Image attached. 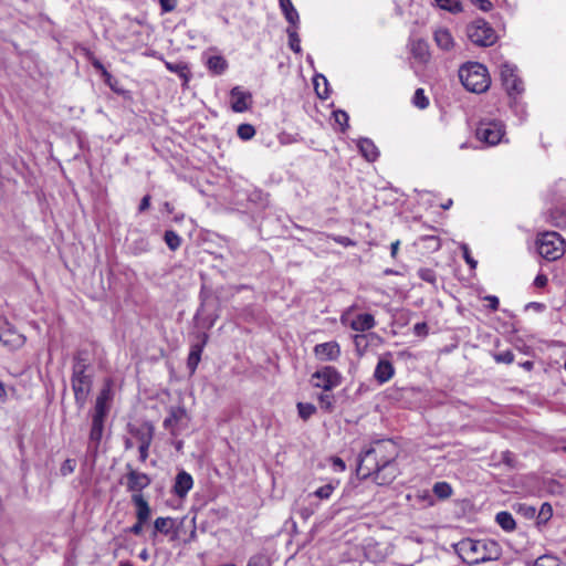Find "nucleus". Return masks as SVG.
<instances>
[{
	"instance_id": "obj_7",
	"label": "nucleus",
	"mask_w": 566,
	"mask_h": 566,
	"mask_svg": "<svg viewBox=\"0 0 566 566\" xmlns=\"http://www.w3.org/2000/svg\"><path fill=\"white\" fill-rule=\"evenodd\" d=\"M340 373L333 366H323L318 368L311 377L313 387L331 391L342 382Z\"/></svg>"
},
{
	"instance_id": "obj_5",
	"label": "nucleus",
	"mask_w": 566,
	"mask_h": 566,
	"mask_svg": "<svg viewBox=\"0 0 566 566\" xmlns=\"http://www.w3.org/2000/svg\"><path fill=\"white\" fill-rule=\"evenodd\" d=\"M505 134L502 122L491 118H482L475 130L476 138L486 145H497Z\"/></svg>"
},
{
	"instance_id": "obj_26",
	"label": "nucleus",
	"mask_w": 566,
	"mask_h": 566,
	"mask_svg": "<svg viewBox=\"0 0 566 566\" xmlns=\"http://www.w3.org/2000/svg\"><path fill=\"white\" fill-rule=\"evenodd\" d=\"M398 470L396 467V463L389 464L387 467H384L379 470H377L376 475L374 476V481L378 485H387L390 484L397 476Z\"/></svg>"
},
{
	"instance_id": "obj_49",
	"label": "nucleus",
	"mask_w": 566,
	"mask_h": 566,
	"mask_svg": "<svg viewBox=\"0 0 566 566\" xmlns=\"http://www.w3.org/2000/svg\"><path fill=\"white\" fill-rule=\"evenodd\" d=\"M247 566H270V559L265 554H256L250 557Z\"/></svg>"
},
{
	"instance_id": "obj_45",
	"label": "nucleus",
	"mask_w": 566,
	"mask_h": 566,
	"mask_svg": "<svg viewBox=\"0 0 566 566\" xmlns=\"http://www.w3.org/2000/svg\"><path fill=\"white\" fill-rule=\"evenodd\" d=\"M418 276L422 281L428 282V283H430L432 285H434L436 282H437L436 272L432 269H429V268H420L418 270Z\"/></svg>"
},
{
	"instance_id": "obj_6",
	"label": "nucleus",
	"mask_w": 566,
	"mask_h": 566,
	"mask_svg": "<svg viewBox=\"0 0 566 566\" xmlns=\"http://www.w3.org/2000/svg\"><path fill=\"white\" fill-rule=\"evenodd\" d=\"M467 33L471 42L479 46H491L497 40L493 28L483 19H478L468 25Z\"/></svg>"
},
{
	"instance_id": "obj_21",
	"label": "nucleus",
	"mask_w": 566,
	"mask_h": 566,
	"mask_svg": "<svg viewBox=\"0 0 566 566\" xmlns=\"http://www.w3.org/2000/svg\"><path fill=\"white\" fill-rule=\"evenodd\" d=\"M93 373L87 353L78 350L73 357L72 375Z\"/></svg>"
},
{
	"instance_id": "obj_56",
	"label": "nucleus",
	"mask_w": 566,
	"mask_h": 566,
	"mask_svg": "<svg viewBox=\"0 0 566 566\" xmlns=\"http://www.w3.org/2000/svg\"><path fill=\"white\" fill-rule=\"evenodd\" d=\"M413 333L417 336L424 337L428 334V325L424 322L417 323L413 326Z\"/></svg>"
},
{
	"instance_id": "obj_57",
	"label": "nucleus",
	"mask_w": 566,
	"mask_h": 566,
	"mask_svg": "<svg viewBox=\"0 0 566 566\" xmlns=\"http://www.w3.org/2000/svg\"><path fill=\"white\" fill-rule=\"evenodd\" d=\"M161 11L167 13L171 12L176 8V0H159Z\"/></svg>"
},
{
	"instance_id": "obj_17",
	"label": "nucleus",
	"mask_w": 566,
	"mask_h": 566,
	"mask_svg": "<svg viewBox=\"0 0 566 566\" xmlns=\"http://www.w3.org/2000/svg\"><path fill=\"white\" fill-rule=\"evenodd\" d=\"M231 108L235 113H243L249 109L252 95L243 91L240 86H235L230 92Z\"/></svg>"
},
{
	"instance_id": "obj_16",
	"label": "nucleus",
	"mask_w": 566,
	"mask_h": 566,
	"mask_svg": "<svg viewBox=\"0 0 566 566\" xmlns=\"http://www.w3.org/2000/svg\"><path fill=\"white\" fill-rule=\"evenodd\" d=\"M208 342V335L201 333L198 335V340L190 346V352L187 359V367L190 374H193L200 363L201 354Z\"/></svg>"
},
{
	"instance_id": "obj_31",
	"label": "nucleus",
	"mask_w": 566,
	"mask_h": 566,
	"mask_svg": "<svg viewBox=\"0 0 566 566\" xmlns=\"http://www.w3.org/2000/svg\"><path fill=\"white\" fill-rule=\"evenodd\" d=\"M174 526V520L171 517H157L154 522V536L157 533L168 535Z\"/></svg>"
},
{
	"instance_id": "obj_23",
	"label": "nucleus",
	"mask_w": 566,
	"mask_h": 566,
	"mask_svg": "<svg viewBox=\"0 0 566 566\" xmlns=\"http://www.w3.org/2000/svg\"><path fill=\"white\" fill-rule=\"evenodd\" d=\"M0 342L10 349H18L24 345L25 337L9 327L0 335Z\"/></svg>"
},
{
	"instance_id": "obj_14",
	"label": "nucleus",
	"mask_w": 566,
	"mask_h": 566,
	"mask_svg": "<svg viewBox=\"0 0 566 566\" xmlns=\"http://www.w3.org/2000/svg\"><path fill=\"white\" fill-rule=\"evenodd\" d=\"M113 400V382L111 379H106L103 388L98 392L95 401V406L92 410L93 413L107 416L111 410Z\"/></svg>"
},
{
	"instance_id": "obj_42",
	"label": "nucleus",
	"mask_w": 566,
	"mask_h": 566,
	"mask_svg": "<svg viewBox=\"0 0 566 566\" xmlns=\"http://www.w3.org/2000/svg\"><path fill=\"white\" fill-rule=\"evenodd\" d=\"M412 104L420 108V109H424L428 107L429 105V99L428 97L424 95V91L422 88H417L415 94H413V97H412Z\"/></svg>"
},
{
	"instance_id": "obj_39",
	"label": "nucleus",
	"mask_w": 566,
	"mask_h": 566,
	"mask_svg": "<svg viewBox=\"0 0 566 566\" xmlns=\"http://www.w3.org/2000/svg\"><path fill=\"white\" fill-rule=\"evenodd\" d=\"M433 493L439 499H447L452 494V488L447 482H437L433 485Z\"/></svg>"
},
{
	"instance_id": "obj_27",
	"label": "nucleus",
	"mask_w": 566,
	"mask_h": 566,
	"mask_svg": "<svg viewBox=\"0 0 566 566\" xmlns=\"http://www.w3.org/2000/svg\"><path fill=\"white\" fill-rule=\"evenodd\" d=\"M206 65L214 75L223 74L229 66L228 61L222 55L209 56L206 61Z\"/></svg>"
},
{
	"instance_id": "obj_4",
	"label": "nucleus",
	"mask_w": 566,
	"mask_h": 566,
	"mask_svg": "<svg viewBox=\"0 0 566 566\" xmlns=\"http://www.w3.org/2000/svg\"><path fill=\"white\" fill-rule=\"evenodd\" d=\"M517 72V66L509 62H504L500 66L502 85L511 101H516V97H521L525 90L524 82Z\"/></svg>"
},
{
	"instance_id": "obj_8",
	"label": "nucleus",
	"mask_w": 566,
	"mask_h": 566,
	"mask_svg": "<svg viewBox=\"0 0 566 566\" xmlns=\"http://www.w3.org/2000/svg\"><path fill=\"white\" fill-rule=\"evenodd\" d=\"M71 385L74 392L75 402L83 408L87 401V397L92 390L93 373L72 375Z\"/></svg>"
},
{
	"instance_id": "obj_34",
	"label": "nucleus",
	"mask_w": 566,
	"mask_h": 566,
	"mask_svg": "<svg viewBox=\"0 0 566 566\" xmlns=\"http://www.w3.org/2000/svg\"><path fill=\"white\" fill-rule=\"evenodd\" d=\"M370 336H374V334H356L354 336V345L358 355L361 356L367 350L369 346L368 338Z\"/></svg>"
},
{
	"instance_id": "obj_11",
	"label": "nucleus",
	"mask_w": 566,
	"mask_h": 566,
	"mask_svg": "<svg viewBox=\"0 0 566 566\" xmlns=\"http://www.w3.org/2000/svg\"><path fill=\"white\" fill-rule=\"evenodd\" d=\"M91 418L92 424L90 430L87 450L88 452L96 454L103 438L104 424L107 416L92 412Z\"/></svg>"
},
{
	"instance_id": "obj_15",
	"label": "nucleus",
	"mask_w": 566,
	"mask_h": 566,
	"mask_svg": "<svg viewBox=\"0 0 566 566\" xmlns=\"http://www.w3.org/2000/svg\"><path fill=\"white\" fill-rule=\"evenodd\" d=\"M313 353L321 361H335L340 356V346L336 340L321 343L314 346Z\"/></svg>"
},
{
	"instance_id": "obj_10",
	"label": "nucleus",
	"mask_w": 566,
	"mask_h": 566,
	"mask_svg": "<svg viewBox=\"0 0 566 566\" xmlns=\"http://www.w3.org/2000/svg\"><path fill=\"white\" fill-rule=\"evenodd\" d=\"M126 469L127 473L125 475V485L127 491L132 492V495L142 494V491L148 488L151 483L149 475L133 469L130 464H126Z\"/></svg>"
},
{
	"instance_id": "obj_54",
	"label": "nucleus",
	"mask_w": 566,
	"mask_h": 566,
	"mask_svg": "<svg viewBox=\"0 0 566 566\" xmlns=\"http://www.w3.org/2000/svg\"><path fill=\"white\" fill-rule=\"evenodd\" d=\"M412 51H413L415 56L424 59V56L427 54L426 43L422 41H418L417 44L413 45Z\"/></svg>"
},
{
	"instance_id": "obj_25",
	"label": "nucleus",
	"mask_w": 566,
	"mask_h": 566,
	"mask_svg": "<svg viewBox=\"0 0 566 566\" xmlns=\"http://www.w3.org/2000/svg\"><path fill=\"white\" fill-rule=\"evenodd\" d=\"M357 147L361 156L367 161H375L379 157V151L374 142L369 138H360L357 143Z\"/></svg>"
},
{
	"instance_id": "obj_40",
	"label": "nucleus",
	"mask_w": 566,
	"mask_h": 566,
	"mask_svg": "<svg viewBox=\"0 0 566 566\" xmlns=\"http://www.w3.org/2000/svg\"><path fill=\"white\" fill-rule=\"evenodd\" d=\"M151 433L147 434V436H143L140 438V444H139V448H138V451H139V460L142 462H145L148 458V450H149V447H150V443H151Z\"/></svg>"
},
{
	"instance_id": "obj_19",
	"label": "nucleus",
	"mask_w": 566,
	"mask_h": 566,
	"mask_svg": "<svg viewBox=\"0 0 566 566\" xmlns=\"http://www.w3.org/2000/svg\"><path fill=\"white\" fill-rule=\"evenodd\" d=\"M395 375V368L391 361L380 358L376 365L374 377L380 384L389 381Z\"/></svg>"
},
{
	"instance_id": "obj_13",
	"label": "nucleus",
	"mask_w": 566,
	"mask_h": 566,
	"mask_svg": "<svg viewBox=\"0 0 566 566\" xmlns=\"http://www.w3.org/2000/svg\"><path fill=\"white\" fill-rule=\"evenodd\" d=\"M113 400V382L111 379H106L103 388L98 392L95 401V406L92 410L93 413L107 416L111 410Z\"/></svg>"
},
{
	"instance_id": "obj_30",
	"label": "nucleus",
	"mask_w": 566,
	"mask_h": 566,
	"mask_svg": "<svg viewBox=\"0 0 566 566\" xmlns=\"http://www.w3.org/2000/svg\"><path fill=\"white\" fill-rule=\"evenodd\" d=\"M495 521L505 532H512L516 527V523L513 515L506 511L499 512L495 515Z\"/></svg>"
},
{
	"instance_id": "obj_33",
	"label": "nucleus",
	"mask_w": 566,
	"mask_h": 566,
	"mask_svg": "<svg viewBox=\"0 0 566 566\" xmlns=\"http://www.w3.org/2000/svg\"><path fill=\"white\" fill-rule=\"evenodd\" d=\"M434 2L442 10H447L451 13H458L463 10L462 3L459 0H434Z\"/></svg>"
},
{
	"instance_id": "obj_9",
	"label": "nucleus",
	"mask_w": 566,
	"mask_h": 566,
	"mask_svg": "<svg viewBox=\"0 0 566 566\" xmlns=\"http://www.w3.org/2000/svg\"><path fill=\"white\" fill-rule=\"evenodd\" d=\"M371 452L376 455L380 463V469L389 464L395 463V459L398 455V448L391 440H378L371 446Z\"/></svg>"
},
{
	"instance_id": "obj_55",
	"label": "nucleus",
	"mask_w": 566,
	"mask_h": 566,
	"mask_svg": "<svg viewBox=\"0 0 566 566\" xmlns=\"http://www.w3.org/2000/svg\"><path fill=\"white\" fill-rule=\"evenodd\" d=\"M461 250L463 252V258H464L465 262L472 269H474L476 266V261L471 256L468 244H465V243L461 244Z\"/></svg>"
},
{
	"instance_id": "obj_29",
	"label": "nucleus",
	"mask_w": 566,
	"mask_h": 566,
	"mask_svg": "<svg viewBox=\"0 0 566 566\" xmlns=\"http://www.w3.org/2000/svg\"><path fill=\"white\" fill-rule=\"evenodd\" d=\"M280 8L285 17V19L293 25L296 27L300 22V15L296 9L294 8L291 0H279Z\"/></svg>"
},
{
	"instance_id": "obj_2",
	"label": "nucleus",
	"mask_w": 566,
	"mask_h": 566,
	"mask_svg": "<svg viewBox=\"0 0 566 566\" xmlns=\"http://www.w3.org/2000/svg\"><path fill=\"white\" fill-rule=\"evenodd\" d=\"M459 77L468 91L476 94L484 93L491 85L486 67L478 62H471L461 66Z\"/></svg>"
},
{
	"instance_id": "obj_24",
	"label": "nucleus",
	"mask_w": 566,
	"mask_h": 566,
	"mask_svg": "<svg viewBox=\"0 0 566 566\" xmlns=\"http://www.w3.org/2000/svg\"><path fill=\"white\" fill-rule=\"evenodd\" d=\"M132 502L136 507V520L147 523L151 511L148 502L144 499L143 494L132 495Z\"/></svg>"
},
{
	"instance_id": "obj_1",
	"label": "nucleus",
	"mask_w": 566,
	"mask_h": 566,
	"mask_svg": "<svg viewBox=\"0 0 566 566\" xmlns=\"http://www.w3.org/2000/svg\"><path fill=\"white\" fill-rule=\"evenodd\" d=\"M455 551L469 565L497 560L502 556L501 545L491 538H463L455 545Z\"/></svg>"
},
{
	"instance_id": "obj_61",
	"label": "nucleus",
	"mask_w": 566,
	"mask_h": 566,
	"mask_svg": "<svg viewBox=\"0 0 566 566\" xmlns=\"http://www.w3.org/2000/svg\"><path fill=\"white\" fill-rule=\"evenodd\" d=\"M332 462H333V468L335 471L342 472L346 469L345 462L338 457H334L332 459Z\"/></svg>"
},
{
	"instance_id": "obj_53",
	"label": "nucleus",
	"mask_w": 566,
	"mask_h": 566,
	"mask_svg": "<svg viewBox=\"0 0 566 566\" xmlns=\"http://www.w3.org/2000/svg\"><path fill=\"white\" fill-rule=\"evenodd\" d=\"M92 65L95 70H97L102 73V76L104 77L105 82L109 84L112 75L104 67L103 63L99 60L94 59V60H92Z\"/></svg>"
},
{
	"instance_id": "obj_58",
	"label": "nucleus",
	"mask_w": 566,
	"mask_h": 566,
	"mask_svg": "<svg viewBox=\"0 0 566 566\" xmlns=\"http://www.w3.org/2000/svg\"><path fill=\"white\" fill-rule=\"evenodd\" d=\"M471 2L485 12L490 11L493 8V4L490 0H471Z\"/></svg>"
},
{
	"instance_id": "obj_36",
	"label": "nucleus",
	"mask_w": 566,
	"mask_h": 566,
	"mask_svg": "<svg viewBox=\"0 0 566 566\" xmlns=\"http://www.w3.org/2000/svg\"><path fill=\"white\" fill-rule=\"evenodd\" d=\"M296 407L300 418L304 421L308 420L316 412V407L310 402H298Z\"/></svg>"
},
{
	"instance_id": "obj_28",
	"label": "nucleus",
	"mask_w": 566,
	"mask_h": 566,
	"mask_svg": "<svg viewBox=\"0 0 566 566\" xmlns=\"http://www.w3.org/2000/svg\"><path fill=\"white\" fill-rule=\"evenodd\" d=\"M433 38L437 45L444 51L451 50L454 45L453 38L448 29L441 28L436 30Z\"/></svg>"
},
{
	"instance_id": "obj_41",
	"label": "nucleus",
	"mask_w": 566,
	"mask_h": 566,
	"mask_svg": "<svg viewBox=\"0 0 566 566\" xmlns=\"http://www.w3.org/2000/svg\"><path fill=\"white\" fill-rule=\"evenodd\" d=\"M166 67L169 71H171V72L178 74L180 77H182L185 80V82H187L189 80V77H188L189 71H188V67L186 64L167 62Z\"/></svg>"
},
{
	"instance_id": "obj_51",
	"label": "nucleus",
	"mask_w": 566,
	"mask_h": 566,
	"mask_svg": "<svg viewBox=\"0 0 566 566\" xmlns=\"http://www.w3.org/2000/svg\"><path fill=\"white\" fill-rule=\"evenodd\" d=\"M75 468H76V461L74 459H66L62 463V465L60 468V472L63 476H66L71 473H73Z\"/></svg>"
},
{
	"instance_id": "obj_12",
	"label": "nucleus",
	"mask_w": 566,
	"mask_h": 566,
	"mask_svg": "<svg viewBox=\"0 0 566 566\" xmlns=\"http://www.w3.org/2000/svg\"><path fill=\"white\" fill-rule=\"evenodd\" d=\"M380 467L381 465L376 455L371 452V447L367 448L359 454L357 473L363 479H367L371 475L375 476Z\"/></svg>"
},
{
	"instance_id": "obj_50",
	"label": "nucleus",
	"mask_w": 566,
	"mask_h": 566,
	"mask_svg": "<svg viewBox=\"0 0 566 566\" xmlns=\"http://www.w3.org/2000/svg\"><path fill=\"white\" fill-rule=\"evenodd\" d=\"M494 359L496 363L502 364H511L514 360V354L511 350H504L501 353L494 354Z\"/></svg>"
},
{
	"instance_id": "obj_35",
	"label": "nucleus",
	"mask_w": 566,
	"mask_h": 566,
	"mask_svg": "<svg viewBox=\"0 0 566 566\" xmlns=\"http://www.w3.org/2000/svg\"><path fill=\"white\" fill-rule=\"evenodd\" d=\"M337 485H338V483L329 482L323 486H319L311 495H314V496L318 497L319 500H328L332 496V494L334 493Z\"/></svg>"
},
{
	"instance_id": "obj_38",
	"label": "nucleus",
	"mask_w": 566,
	"mask_h": 566,
	"mask_svg": "<svg viewBox=\"0 0 566 566\" xmlns=\"http://www.w3.org/2000/svg\"><path fill=\"white\" fill-rule=\"evenodd\" d=\"M296 27L294 28H289L286 30L287 32V35H289V46L290 49L295 52V53H300L302 51L301 49V40H300V36L296 32Z\"/></svg>"
},
{
	"instance_id": "obj_3",
	"label": "nucleus",
	"mask_w": 566,
	"mask_h": 566,
	"mask_svg": "<svg viewBox=\"0 0 566 566\" xmlns=\"http://www.w3.org/2000/svg\"><path fill=\"white\" fill-rule=\"evenodd\" d=\"M537 251L547 261H555L565 253V240L555 231L539 233L536 240Z\"/></svg>"
},
{
	"instance_id": "obj_46",
	"label": "nucleus",
	"mask_w": 566,
	"mask_h": 566,
	"mask_svg": "<svg viewBox=\"0 0 566 566\" xmlns=\"http://www.w3.org/2000/svg\"><path fill=\"white\" fill-rule=\"evenodd\" d=\"M534 566H562V565H560L558 558H556L555 556L543 555L535 560Z\"/></svg>"
},
{
	"instance_id": "obj_18",
	"label": "nucleus",
	"mask_w": 566,
	"mask_h": 566,
	"mask_svg": "<svg viewBox=\"0 0 566 566\" xmlns=\"http://www.w3.org/2000/svg\"><path fill=\"white\" fill-rule=\"evenodd\" d=\"M192 486H193V479L188 472L180 471L176 475L175 484H174V493L178 497H185L188 494V492L192 489Z\"/></svg>"
},
{
	"instance_id": "obj_32",
	"label": "nucleus",
	"mask_w": 566,
	"mask_h": 566,
	"mask_svg": "<svg viewBox=\"0 0 566 566\" xmlns=\"http://www.w3.org/2000/svg\"><path fill=\"white\" fill-rule=\"evenodd\" d=\"M164 240H165V243L167 244V247L171 251L178 250L182 242V239L180 238V235L177 232H175L174 230L165 231Z\"/></svg>"
},
{
	"instance_id": "obj_64",
	"label": "nucleus",
	"mask_w": 566,
	"mask_h": 566,
	"mask_svg": "<svg viewBox=\"0 0 566 566\" xmlns=\"http://www.w3.org/2000/svg\"><path fill=\"white\" fill-rule=\"evenodd\" d=\"M547 276L544 274H538L534 280V285L536 287H544L547 284Z\"/></svg>"
},
{
	"instance_id": "obj_59",
	"label": "nucleus",
	"mask_w": 566,
	"mask_h": 566,
	"mask_svg": "<svg viewBox=\"0 0 566 566\" xmlns=\"http://www.w3.org/2000/svg\"><path fill=\"white\" fill-rule=\"evenodd\" d=\"M520 512L523 513L526 517H534L536 510L534 506L527 505V504H521L520 505Z\"/></svg>"
},
{
	"instance_id": "obj_52",
	"label": "nucleus",
	"mask_w": 566,
	"mask_h": 566,
	"mask_svg": "<svg viewBox=\"0 0 566 566\" xmlns=\"http://www.w3.org/2000/svg\"><path fill=\"white\" fill-rule=\"evenodd\" d=\"M521 97H516V101L511 102V107L514 111L516 115L520 116L521 119H523L526 116V108L525 105L520 101Z\"/></svg>"
},
{
	"instance_id": "obj_43",
	"label": "nucleus",
	"mask_w": 566,
	"mask_h": 566,
	"mask_svg": "<svg viewBox=\"0 0 566 566\" xmlns=\"http://www.w3.org/2000/svg\"><path fill=\"white\" fill-rule=\"evenodd\" d=\"M553 516V507L549 503L545 502L542 504L537 514L538 524L547 523Z\"/></svg>"
},
{
	"instance_id": "obj_48",
	"label": "nucleus",
	"mask_w": 566,
	"mask_h": 566,
	"mask_svg": "<svg viewBox=\"0 0 566 566\" xmlns=\"http://www.w3.org/2000/svg\"><path fill=\"white\" fill-rule=\"evenodd\" d=\"M335 122L340 126V130L345 132L348 128L349 116L345 111H335L333 113Z\"/></svg>"
},
{
	"instance_id": "obj_44",
	"label": "nucleus",
	"mask_w": 566,
	"mask_h": 566,
	"mask_svg": "<svg viewBox=\"0 0 566 566\" xmlns=\"http://www.w3.org/2000/svg\"><path fill=\"white\" fill-rule=\"evenodd\" d=\"M237 134L242 140H249L255 135V129L250 124H240Z\"/></svg>"
},
{
	"instance_id": "obj_22",
	"label": "nucleus",
	"mask_w": 566,
	"mask_h": 566,
	"mask_svg": "<svg viewBox=\"0 0 566 566\" xmlns=\"http://www.w3.org/2000/svg\"><path fill=\"white\" fill-rule=\"evenodd\" d=\"M375 325H376L375 317L369 313H363V314L356 315L349 324L352 329H354L356 332H360V333L370 331L371 328L375 327Z\"/></svg>"
},
{
	"instance_id": "obj_62",
	"label": "nucleus",
	"mask_w": 566,
	"mask_h": 566,
	"mask_svg": "<svg viewBox=\"0 0 566 566\" xmlns=\"http://www.w3.org/2000/svg\"><path fill=\"white\" fill-rule=\"evenodd\" d=\"M150 207V196L146 195L142 198L140 203L138 206V212H144Z\"/></svg>"
},
{
	"instance_id": "obj_37",
	"label": "nucleus",
	"mask_w": 566,
	"mask_h": 566,
	"mask_svg": "<svg viewBox=\"0 0 566 566\" xmlns=\"http://www.w3.org/2000/svg\"><path fill=\"white\" fill-rule=\"evenodd\" d=\"M548 221L555 227H565L566 213L560 209H554L549 212Z\"/></svg>"
},
{
	"instance_id": "obj_47",
	"label": "nucleus",
	"mask_w": 566,
	"mask_h": 566,
	"mask_svg": "<svg viewBox=\"0 0 566 566\" xmlns=\"http://www.w3.org/2000/svg\"><path fill=\"white\" fill-rule=\"evenodd\" d=\"M319 406L325 411L331 412L334 408V396L329 394H321L318 396Z\"/></svg>"
},
{
	"instance_id": "obj_63",
	"label": "nucleus",
	"mask_w": 566,
	"mask_h": 566,
	"mask_svg": "<svg viewBox=\"0 0 566 566\" xmlns=\"http://www.w3.org/2000/svg\"><path fill=\"white\" fill-rule=\"evenodd\" d=\"M146 523L145 522H137L129 528V532L134 535H140L143 533V527Z\"/></svg>"
},
{
	"instance_id": "obj_60",
	"label": "nucleus",
	"mask_w": 566,
	"mask_h": 566,
	"mask_svg": "<svg viewBox=\"0 0 566 566\" xmlns=\"http://www.w3.org/2000/svg\"><path fill=\"white\" fill-rule=\"evenodd\" d=\"M484 300L489 302L490 310L496 311L499 308L500 301H499L497 296H495V295H488V296L484 297Z\"/></svg>"
},
{
	"instance_id": "obj_20",
	"label": "nucleus",
	"mask_w": 566,
	"mask_h": 566,
	"mask_svg": "<svg viewBox=\"0 0 566 566\" xmlns=\"http://www.w3.org/2000/svg\"><path fill=\"white\" fill-rule=\"evenodd\" d=\"M187 417V411L184 407H171L169 416L164 420V428L169 430L171 434L176 436V427Z\"/></svg>"
}]
</instances>
